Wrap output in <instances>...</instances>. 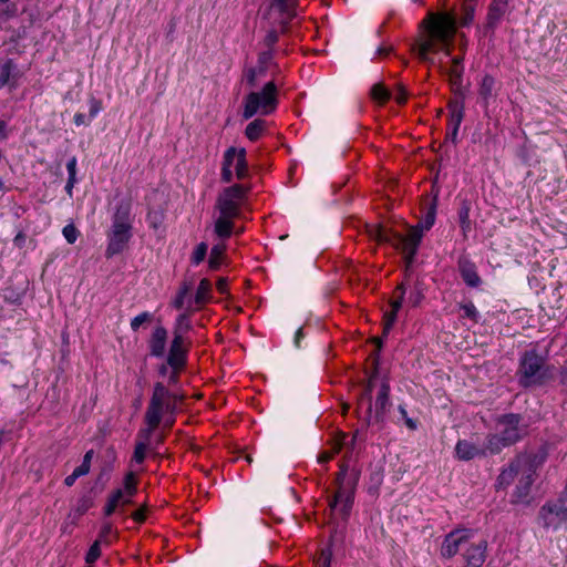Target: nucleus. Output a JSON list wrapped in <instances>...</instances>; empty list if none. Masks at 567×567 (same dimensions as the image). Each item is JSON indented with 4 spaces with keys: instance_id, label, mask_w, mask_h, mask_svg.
Listing matches in <instances>:
<instances>
[{
    "instance_id": "09e8293b",
    "label": "nucleus",
    "mask_w": 567,
    "mask_h": 567,
    "mask_svg": "<svg viewBox=\"0 0 567 567\" xmlns=\"http://www.w3.org/2000/svg\"><path fill=\"white\" fill-rule=\"evenodd\" d=\"M238 151L235 147H229L224 155V166H231L235 157L237 158Z\"/></svg>"
},
{
    "instance_id": "c85d7f7f",
    "label": "nucleus",
    "mask_w": 567,
    "mask_h": 567,
    "mask_svg": "<svg viewBox=\"0 0 567 567\" xmlns=\"http://www.w3.org/2000/svg\"><path fill=\"white\" fill-rule=\"evenodd\" d=\"M494 87L495 80L489 75H485L480 85V95L486 103L493 96Z\"/></svg>"
},
{
    "instance_id": "e433bc0d",
    "label": "nucleus",
    "mask_w": 567,
    "mask_h": 567,
    "mask_svg": "<svg viewBox=\"0 0 567 567\" xmlns=\"http://www.w3.org/2000/svg\"><path fill=\"white\" fill-rule=\"evenodd\" d=\"M124 487H125L126 494L130 497L135 495L137 488H136V477L133 472H130L126 474L125 480H124Z\"/></svg>"
},
{
    "instance_id": "20e7f679",
    "label": "nucleus",
    "mask_w": 567,
    "mask_h": 567,
    "mask_svg": "<svg viewBox=\"0 0 567 567\" xmlns=\"http://www.w3.org/2000/svg\"><path fill=\"white\" fill-rule=\"evenodd\" d=\"M277 92V86L272 81L266 83L261 92H250L245 99L243 117L249 120L259 109L264 115L275 111L278 104Z\"/></svg>"
},
{
    "instance_id": "2f4dec72",
    "label": "nucleus",
    "mask_w": 567,
    "mask_h": 567,
    "mask_svg": "<svg viewBox=\"0 0 567 567\" xmlns=\"http://www.w3.org/2000/svg\"><path fill=\"white\" fill-rule=\"evenodd\" d=\"M385 336L382 333V337L372 338V342L375 344V350L371 354V358L373 360V377H378L379 374L380 351L382 349V339Z\"/></svg>"
},
{
    "instance_id": "a211bd4d",
    "label": "nucleus",
    "mask_w": 567,
    "mask_h": 567,
    "mask_svg": "<svg viewBox=\"0 0 567 567\" xmlns=\"http://www.w3.org/2000/svg\"><path fill=\"white\" fill-rule=\"evenodd\" d=\"M507 6H508L507 0H492L489 10H488V16H487L488 23L493 25V24H496L497 22H499L501 19L506 13Z\"/></svg>"
},
{
    "instance_id": "bb28decb",
    "label": "nucleus",
    "mask_w": 567,
    "mask_h": 567,
    "mask_svg": "<svg viewBox=\"0 0 567 567\" xmlns=\"http://www.w3.org/2000/svg\"><path fill=\"white\" fill-rule=\"evenodd\" d=\"M370 96L373 101L384 104L391 99V92L384 86L383 83L374 84L370 90Z\"/></svg>"
},
{
    "instance_id": "603ef678",
    "label": "nucleus",
    "mask_w": 567,
    "mask_h": 567,
    "mask_svg": "<svg viewBox=\"0 0 567 567\" xmlns=\"http://www.w3.org/2000/svg\"><path fill=\"white\" fill-rule=\"evenodd\" d=\"M453 125H454V134H456V131L461 124L462 121V113L461 111H453L452 118H451Z\"/></svg>"
},
{
    "instance_id": "bf43d9fd",
    "label": "nucleus",
    "mask_w": 567,
    "mask_h": 567,
    "mask_svg": "<svg viewBox=\"0 0 567 567\" xmlns=\"http://www.w3.org/2000/svg\"><path fill=\"white\" fill-rule=\"evenodd\" d=\"M132 518L137 523H143L145 520V507L138 511H135L132 514Z\"/></svg>"
},
{
    "instance_id": "ddd939ff",
    "label": "nucleus",
    "mask_w": 567,
    "mask_h": 567,
    "mask_svg": "<svg viewBox=\"0 0 567 567\" xmlns=\"http://www.w3.org/2000/svg\"><path fill=\"white\" fill-rule=\"evenodd\" d=\"M458 269L465 284L470 287H478L481 278L477 274L475 265L466 258L458 261Z\"/></svg>"
},
{
    "instance_id": "e2e57ef3",
    "label": "nucleus",
    "mask_w": 567,
    "mask_h": 567,
    "mask_svg": "<svg viewBox=\"0 0 567 567\" xmlns=\"http://www.w3.org/2000/svg\"><path fill=\"white\" fill-rule=\"evenodd\" d=\"M90 466H85L83 463L78 466L73 472L80 477L86 475L90 472Z\"/></svg>"
},
{
    "instance_id": "4be33fe9",
    "label": "nucleus",
    "mask_w": 567,
    "mask_h": 567,
    "mask_svg": "<svg viewBox=\"0 0 567 567\" xmlns=\"http://www.w3.org/2000/svg\"><path fill=\"white\" fill-rule=\"evenodd\" d=\"M447 61L445 63L449 64V73L452 78L453 82L456 83L461 80V75L463 72L462 58L452 56L450 52L445 53Z\"/></svg>"
},
{
    "instance_id": "9d476101",
    "label": "nucleus",
    "mask_w": 567,
    "mask_h": 567,
    "mask_svg": "<svg viewBox=\"0 0 567 567\" xmlns=\"http://www.w3.org/2000/svg\"><path fill=\"white\" fill-rule=\"evenodd\" d=\"M485 540L473 542L468 538V545L463 549L464 567H481L485 560Z\"/></svg>"
},
{
    "instance_id": "412c9836",
    "label": "nucleus",
    "mask_w": 567,
    "mask_h": 567,
    "mask_svg": "<svg viewBox=\"0 0 567 567\" xmlns=\"http://www.w3.org/2000/svg\"><path fill=\"white\" fill-rule=\"evenodd\" d=\"M233 227L231 218L219 216L215 221L214 231L218 237L227 239L231 236Z\"/></svg>"
},
{
    "instance_id": "de8ad7c7",
    "label": "nucleus",
    "mask_w": 567,
    "mask_h": 567,
    "mask_svg": "<svg viewBox=\"0 0 567 567\" xmlns=\"http://www.w3.org/2000/svg\"><path fill=\"white\" fill-rule=\"evenodd\" d=\"M177 396H178L177 399H168L167 400L165 408H164L165 413L174 415L177 412V402L182 401L184 398L183 395H178V394H177Z\"/></svg>"
},
{
    "instance_id": "052dcab7",
    "label": "nucleus",
    "mask_w": 567,
    "mask_h": 567,
    "mask_svg": "<svg viewBox=\"0 0 567 567\" xmlns=\"http://www.w3.org/2000/svg\"><path fill=\"white\" fill-rule=\"evenodd\" d=\"M347 476L348 475L344 474V471H339V473L337 474V477H336V485L340 486V485L347 484V481L349 480Z\"/></svg>"
},
{
    "instance_id": "8fccbe9b",
    "label": "nucleus",
    "mask_w": 567,
    "mask_h": 567,
    "mask_svg": "<svg viewBox=\"0 0 567 567\" xmlns=\"http://www.w3.org/2000/svg\"><path fill=\"white\" fill-rule=\"evenodd\" d=\"M157 426H151L148 425L147 429H144V430H141L140 433H138V441H145V443L147 444L148 443V440L151 437V434L152 432L156 429Z\"/></svg>"
},
{
    "instance_id": "4468645a",
    "label": "nucleus",
    "mask_w": 567,
    "mask_h": 567,
    "mask_svg": "<svg viewBox=\"0 0 567 567\" xmlns=\"http://www.w3.org/2000/svg\"><path fill=\"white\" fill-rule=\"evenodd\" d=\"M167 331L164 327H156L150 339V353L154 357H162L165 352Z\"/></svg>"
},
{
    "instance_id": "f03ea898",
    "label": "nucleus",
    "mask_w": 567,
    "mask_h": 567,
    "mask_svg": "<svg viewBox=\"0 0 567 567\" xmlns=\"http://www.w3.org/2000/svg\"><path fill=\"white\" fill-rule=\"evenodd\" d=\"M545 454H520L504 470L498 478L497 484L499 487H506L512 483H516L513 493V502H526L530 487L537 476V470L545 462Z\"/></svg>"
},
{
    "instance_id": "f704fd0d",
    "label": "nucleus",
    "mask_w": 567,
    "mask_h": 567,
    "mask_svg": "<svg viewBox=\"0 0 567 567\" xmlns=\"http://www.w3.org/2000/svg\"><path fill=\"white\" fill-rule=\"evenodd\" d=\"M17 66L13 63V60L9 59L0 70V87L4 86L9 83L12 71L16 70Z\"/></svg>"
},
{
    "instance_id": "c756f323",
    "label": "nucleus",
    "mask_w": 567,
    "mask_h": 567,
    "mask_svg": "<svg viewBox=\"0 0 567 567\" xmlns=\"http://www.w3.org/2000/svg\"><path fill=\"white\" fill-rule=\"evenodd\" d=\"M248 174V164L246 161V151L240 148L237 154L236 176L238 179H244Z\"/></svg>"
},
{
    "instance_id": "1a4fd4ad",
    "label": "nucleus",
    "mask_w": 567,
    "mask_h": 567,
    "mask_svg": "<svg viewBox=\"0 0 567 567\" xmlns=\"http://www.w3.org/2000/svg\"><path fill=\"white\" fill-rule=\"evenodd\" d=\"M132 227H125L121 225H113L110 234V241L106 248V257L110 258L124 250L126 244L131 238Z\"/></svg>"
},
{
    "instance_id": "6e6d98bb",
    "label": "nucleus",
    "mask_w": 567,
    "mask_h": 567,
    "mask_svg": "<svg viewBox=\"0 0 567 567\" xmlns=\"http://www.w3.org/2000/svg\"><path fill=\"white\" fill-rule=\"evenodd\" d=\"M400 412H401L402 416H403V417H404V420H405V424H406V426H408L409 429H411V430H415V429H416V422H415L413 419L408 417V415H406V411H405L402 406L400 408Z\"/></svg>"
},
{
    "instance_id": "ea45409f",
    "label": "nucleus",
    "mask_w": 567,
    "mask_h": 567,
    "mask_svg": "<svg viewBox=\"0 0 567 567\" xmlns=\"http://www.w3.org/2000/svg\"><path fill=\"white\" fill-rule=\"evenodd\" d=\"M146 450L147 446L145 441H137L133 454V460L138 464L143 463L145 460Z\"/></svg>"
},
{
    "instance_id": "69168bd1",
    "label": "nucleus",
    "mask_w": 567,
    "mask_h": 567,
    "mask_svg": "<svg viewBox=\"0 0 567 567\" xmlns=\"http://www.w3.org/2000/svg\"><path fill=\"white\" fill-rule=\"evenodd\" d=\"M117 507V504L116 503H113L111 502L110 499L107 501V504L105 506V509H104V514L106 516H110L112 515L114 512H115V508Z\"/></svg>"
},
{
    "instance_id": "423d86ee",
    "label": "nucleus",
    "mask_w": 567,
    "mask_h": 567,
    "mask_svg": "<svg viewBox=\"0 0 567 567\" xmlns=\"http://www.w3.org/2000/svg\"><path fill=\"white\" fill-rule=\"evenodd\" d=\"M177 398V394L171 393L162 382L155 383L150 404L145 412V422L147 425L158 426L162 422V416L167 400Z\"/></svg>"
},
{
    "instance_id": "a18cd8bd",
    "label": "nucleus",
    "mask_w": 567,
    "mask_h": 567,
    "mask_svg": "<svg viewBox=\"0 0 567 567\" xmlns=\"http://www.w3.org/2000/svg\"><path fill=\"white\" fill-rule=\"evenodd\" d=\"M332 551L330 548L321 550L320 557L317 560V567H330Z\"/></svg>"
},
{
    "instance_id": "5701e85b",
    "label": "nucleus",
    "mask_w": 567,
    "mask_h": 567,
    "mask_svg": "<svg viewBox=\"0 0 567 567\" xmlns=\"http://www.w3.org/2000/svg\"><path fill=\"white\" fill-rule=\"evenodd\" d=\"M193 288V281L192 280H183L175 299L172 302V306L176 309H182L185 305V299L188 297L190 290Z\"/></svg>"
},
{
    "instance_id": "7ed1b4c3",
    "label": "nucleus",
    "mask_w": 567,
    "mask_h": 567,
    "mask_svg": "<svg viewBox=\"0 0 567 567\" xmlns=\"http://www.w3.org/2000/svg\"><path fill=\"white\" fill-rule=\"evenodd\" d=\"M525 433L526 429L520 424L518 415H504L497 421L496 433L487 436V451L489 454H497L504 447L520 440Z\"/></svg>"
},
{
    "instance_id": "6ab92c4d",
    "label": "nucleus",
    "mask_w": 567,
    "mask_h": 567,
    "mask_svg": "<svg viewBox=\"0 0 567 567\" xmlns=\"http://www.w3.org/2000/svg\"><path fill=\"white\" fill-rule=\"evenodd\" d=\"M131 204L127 200H122L114 213L113 225H121L132 227L130 223Z\"/></svg>"
},
{
    "instance_id": "cd10ccee",
    "label": "nucleus",
    "mask_w": 567,
    "mask_h": 567,
    "mask_svg": "<svg viewBox=\"0 0 567 567\" xmlns=\"http://www.w3.org/2000/svg\"><path fill=\"white\" fill-rule=\"evenodd\" d=\"M358 483V476L353 475L352 477H349L347 481V484L337 486V495L338 497L347 498V496L354 497V492Z\"/></svg>"
},
{
    "instance_id": "4d7b16f0",
    "label": "nucleus",
    "mask_w": 567,
    "mask_h": 567,
    "mask_svg": "<svg viewBox=\"0 0 567 567\" xmlns=\"http://www.w3.org/2000/svg\"><path fill=\"white\" fill-rule=\"evenodd\" d=\"M66 168H68V172H69V177H75V174H76V158L75 157H72L68 162Z\"/></svg>"
},
{
    "instance_id": "3c124183",
    "label": "nucleus",
    "mask_w": 567,
    "mask_h": 567,
    "mask_svg": "<svg viewBox=\"0 0 567 567\" xmlns=\"http://www.w3.org/2000/svg\"><path fill=\"white\" fill-rule=\"evenodd\" d=\"M278 41V33L275 30H271L265 37V43L267 47L271 48Z\"/></svg>"
},
{
    "instance_id": "2eb2a0df",
    "label": "nucleus",
    "mask_w": 567,
    "mask_h": 567,
    "mask_svg": "<svg viewBox=\"0 0 567 567\" xmlns=\"http://www.w3.org/2000/svg\"><path fill=\"white\" fill-rule=\"evenodd\" d=\"M212 298V282L204 278L199 281L194 299L188 298V306L194 301L197 306L208 302Z\"/></svg>"
},
{
    "instance_id": "72a5a7b5",
    "label": "nucleus",
    "mask_w": 567,
    "mask_h": 567,
    "mask_svg": "<svg viewBox=\"0 0 567 567\" xmlns=\"http://www.w3.org/2000/svg\"><path fill=\"white\" fill-rule=\"evenodd\" d=\"M420 35L417 38V43L412 47V50H416L417 45V54L421 60L425 59V40H424V33H425V19H423L420 24Z\"/></svg>"
},
{
    "instance_id": "a878e982",
    "label": "nucleus",
    "mask_w": 567,
    "mask_h": 567,
    "mask_svg": "<svg viewBox=\"0 0 567 567\" xmlns=\"http://www.w3.org/2000/svg\"><path fill=\"white\" fill-rule=\"evenodd\" d=\"M226 250L225 244H217L210 249L208 266L212 270H218L220 267V260Z\"/></svg>"
},
{
    "instance_id": "864d4df0",
    "label": "nucleus",
    "mask_w": 567,
    "mask_h": 567,
    "mask_svg": "<svg viewBox=\"0 0 567 567\" xmlns=\"http://www.w3.org/2000/svg\"><path fill=\"white\" fill-rule=\"evenodd\" d=\"M231 178H233V173H231L230 166H224L223 165V168H221V181L224 183H229V182H231Z\"/></svg>"
},
{
    "instance_id": "39448f33",
    "label": "nucleus",
    "mask_w": 567,
    "mask_h": 567,
    "mask_svg": "<svg viewBox=\"0 0 567 567\" xmlns=\"http://www.w3.org/2000/svg\"><path fill=\"white\" fill-rule=\"evenodd\" d=\"M427 41L430 39L441 42L447 47L455 33V19L449 12H430L427 11ZM430 43L427 42V48Z\"/></svg>"
},
{
    "instance_id": "5fc2aeb1",
    "label": "nucleus",
    "mask_w": 567,
    "mask_h": 567,
    "mask_svg": "<svg viewBox=\"0 0 567 567\" xmlns=\"http://www.w3.org/2000/svg\"><path fill=\"white\" fill-rule=\"evenodd\" d=\"M257 75H260L257 71V69L255 68H251L248 70V73H247V82L250 86H255L256 84V76Z\"/></svg>"
},
{
    "instance_id": "c9c22d12",
    "label": "nucleus",
    "mask_w": 567,
    "mask_h": 567,
    "mask_svg": "<svg viewBox=\"0 0 567 567\" xmlns=\"http://www.w3.org/2000/svg\"><path fill=\"white\" fill-rule=\"evenodd\" d=\"M461 309L463 311V317L468 318L474 322H477L480 313L473 302L462 305Z\"/></svg>"
},
{
    "instance_id": "f257e3e1",
    "label": "nucleus",
    "mask_w": 567,
    "mask_h": 567,
    "mask_svg": "<svg viewBox=\"0 0 567 567\" xmlns=\"http://www.w3.org/2000/svg\"><path fill=\"white\" fill-rule=\"evenodd\" d=\"M370 237L381 244H389L403 255L405 270L404 280L395 288L394 297L390 300L391 310L385 311L383 334L388 336L396 321V313L402 307L403 298L409 290L408 303L419 307L424 298L425 284L422 276L413 271L414 256L423 238V225L420 220L415 226H405L399 231L386 225H377L369 231Z\"/></svg>"
},
{
    "instance_id": "dca6fc26",
    "label": "nucleus",
    "mask_w": 567,
    "mask_h": 567,
    "mask_svg": "<svg viewBox=\"0 0 567 567\" xmlns=\"http://www.w3.org/2000/svg\"><path fill=\"white\" fill-rule=\"evenodd\" d=\"M297 0H271L270 7L279 10L281 14L287 16V20H282L284 28L296 16Z\"/></svg>"
},
{
    "instance_id": "774afa93",
    "label": "nucleus",
    "mask_w": 567,
    "mask_h": 567,
    "mask_svg": "<svg viewBox=\"0 0 567 567\" xmlns=\"http://www.w3.org/2000/svg\"><path fill=\"white\" fill-rule=\"evenodd\" d=\"M76 478H79V476L73 472L71 475H69L64 478V484L66 486H72L74 484V482L76 481Z\"/></svg>"
},
{
    "instance_id": "37998d69",
    "label": "nucleus",
    "mask_w": 567,
    "mask_h": 567,
    "mask_svg": "<svg viewBox=\"0 0 567 567\" xmlns=\"http://www.w3.org/2000/svg\"><path fill=\"white\" fill-rule=\"evenodd\" d=\"M93 506V498L90 496L84 495L79 499L78 506L75 512L78 515H83L89 508Z\"/></svg>"
},
{
    "instance_id": "79ce46f5",
    "label": "nucleus",
    "mask_w": 567,
    "mask_h": 567,
    "mask_svg": "<svg viewBox=\"0 0 567 567\" xmlns=\"http://www.w3.org/2000/svg\"><path fill=\"white\" fill-rule=\"evenodd\" d=\"M153 319V316L148 312H142L141 315L136 316L132 321H131V328L133 331H137L138 328L145 323V322H151Z\"/></svg>"
},
{
    "instance_id": "58836bf2",
    "label": "nucleus",
    "mask_w": 567,
    "mask_h": 567,
    "mask_svg": "<svg viewBox=\"0 0 567 567\" xmlns=\"http://www.w3.org/2000/svg\"><path fill=\"white\" fill-rule=\"evenodd\" d=\"M100 545H101V540L100 539H96L90 547L87 554H86V557H85V561L87 564H92L94 563L100 556H101V548H100Z\"/></svg>"
},
{
    "instance_id": "13d9d810",
    "label": "nucleus",
    "mask_w": 567,
    "mask_h": 567,
    "mask_svg": "<svg viewBox=\"0 0 567 567\" xmlns=\"http://www.w3.org/2000/svg\"><path fill=\"white\" fill-rule=\"evenodd\" d=\"M123 496H124V492L121 488H118L112 493V495L109 497V499L118 505L120 501L123 499Z\"/></svg>"
},
{
    "instance_id": "473e14b6",
    "label": "nucleus",
    "mask_w": 567,
    "mask_h": 567,
    "mask_svg": "<svg viewBox=\"0 0 567 567\" xmlns=\"http://www.w3.org/2000/svg\"><path fill=\"white\" fill-rule=\"evenodd\" d=\"M367 402V410H365V421L369 424L372 417V392H368V389H364L363 393L358 400V410L361 408V405Z\"/></svg>"
},
{
    "instance_id": "aec40b11",
    "label": "nucleus",
    "mask_w": 567,
    "mask_h": 567,
    "mask_svg": "<svg viewBox=\"0 0 567 567\" xmlns=\"http://www.w3.org/2000/svg\"><path fill=\"white\" fill-rule=\"evenodd\" d=\"M390 385L382 382L380 392L375 401V419L379 420L389 404Z\"/></svg>"
},
{
    "instance_id": "393cba45",
    "label": "nucleus",
    "mask_w": 567,
    "mask_h": 567,
    "mask_svg": "<svg viewBox=\"0 0 567 567\" xmlns=\"http://www.w3.org/2000/svg\"><path fill=\"white\" fill-rule=\"evenodd\" d=\"M265 124L266 122L260 118H256L252 122H250L245 130L247 138L252 142L257 141L265 130Z\"/></svg>"
},
{
    "instance_id": "49530a36",
    "label": "nucleus",
    "mask_w": 567,
    "mask_h": 567,
    "mask_svg": "<svg viewBox=\"0 0 567 567\" xmlns=\"http://www.w3.org/2000/svg\"><path fill=\"white\" fill-rule=\"evenodd\" d=\"M353 501H354V497H350V496H347V498L340 499V502L343 503L340 512L344 519H347L348 516L350 515V511L352 508Z\"/></svg>"
},
{
    "instance_id": "7c9ffc66",
    "label": "nucleus",
    "mask_w": 567,
    "mask_h": 567,
    "mask_svg": "<svg viewBox=\"0 0 567 567\" xmlns=\"http://www.w3.org/2000/svg\"><path fill=\"white\" fill-rule=\"evenodd\" d=\"M188 316L189 315L187 312L178 316L173 331L174 337H183L184 333L190 330L192 326L189 323Z\"/></svg>"
},
{
    "instance_id": "680f3d73",
    "label": "nucleus",
    "mask_w": 567,
    "mask_h": 567,
    "mask_svg": "<svg viewBox=\"0 0 567 567\" xmlns=\"http://www.w3.org/2000/svg\"><path fill=\"white\" fill-rule=\"evenodd\" d=\"M112 532L111 523H105L100 532V540L104 539Z\"/></svg>"
},
{
    "instance_id": "0e129e2a",
    "label": "nucleus",
    "mask_w": 567,
    "mask_h": 567,
    "mask_svg": "<svg viewBox=\"0 0 567 567\" xmlns=\"http://www.w3.org/2000/svg\"><path fill=\"white\" fill-rule=\"evenodd\" d=\"M216 287L220 293H225L227 291V280L225 278H219Z\"/></svg>"
},
{
    "instance_id": "a19ab883",
    "label": "nucleus",
    "mask_w": 567,
    "mask_h": 567,
    "mask_svg": "<svg viewBox=\"0 0 567 567\" xmlns=\"http://www.w3.org/2000/svg\"><path fill=\"white\" fill-rule=\"evenodd\" d=\"M207 249L208 247L206 243L198 244L195 251L193 252L192 261L196 265L200 264L206 257Z\"/></svg>"
},
{
    "instance_id": "0eeeda50",
    "label": "nucleus",
    "mask_w": 567,
    "mask_h": 567,
    "mask_svg": "<svg viewBox=\"0 0 567 567\" xmlns=\"http://www.w3.org/2000/svg\"><path fill=\"white\" fill-rule=\"evenodd\" d=\"M544 360L535 351H527L520 358L518 370L519 383L524 386H530L540 382L543 378Z\"/></svg>"
},
{
    "instance_id": "338daca9",
    "label": "nucleus",
    "mask_w": 567,
    "mask_h": 567,
    "mask_svg": "<svg viewBox=\"0 0 567 567\" xmlns=\"http://www.w3.org/2000/svg\"><path fill=\"white\" fill-rule=\"evenodd\" d=\"M93 456H94V451H93V450L87 451V452L84 454V457H83L82 463H83L85 466H90V467H91V461H92Z\"/></svg>"
},
{
    "instance_id": "c03bdc74",
    "label": "nucleus",
    "mask_w": 567,
    "mask_h": 567,
    "mask_svg": "<svg viewBox=\"0 0 567 567\" xmlns=\"http://www.w3.org/2000/svg\"><path fill=\"white\" fill-rule=\"evenodd\" d=\"M63 236L69 244H73L79 236V230L73 224H69L63 228Z\"/></svg>"
},
{
    "instance_id": "4c0bfd02",
    "label": "nucleus",
    "mask_w": 567,
    "mask_h": 567,
    "mask_svg": "<svg viewBox=\"0 0 567 567\" xmlns=\"http://www.w3.org/2000/svg\"><path fill=\"white\" fill-rule=\"evenodd\" d=\"M272 59V53L271 51H265V52H261L258 56V68L257 71L259 74H265L266 71H267V64L271 61Z\"/></svg>"
},
{
    "instance_id": "b1692460",
    "label": "nucleus",
    "mask_w": 567,
    "mask_h": 567,
    "mask_svg": "<svg viewBox=\"0 0 567 567\" xmlns=\"http://www.w3.org/2000/svg\"><path fill=\"white\" fill-rule=\"evenodd\" d=\"M247 188L243 185L235 184L230 187H227L223 190L221 195L226 198L230 199L235 204H240V202L245 198Z\"/></svg>"
},
{
    "instance_id": "9b49d317",
    "label": "nucleus",
    "mask_w": 567,
    "mask_h": 567,
    "mask_svg": "<svg viewBox=\"0 0 567 567\" xmlns=\"http://www.w3.org/2000/svg\"><path fill=\"white\" fill-rule=\"evenodd\" d=\"M186 353L187 349L184 347V337H173L167 355V364L173 370H182L186 364Z\"/></svg>"
},
{
    "instance_id": "f3484780",
    "label": "nucleus",
    "mask_w": 567,
    "mask_h": 567,
    "mask_svg": "<svg viewBox=\"0 0 567 567\" xmlns=\"http://www.w3.org/2000/svg\"><path fill=\"white\" fill-rule=\"evenodd\" d=\"M216 208L223 217L235 218L239 215V204H235L221 194L217 198Z\"/></svg>"
},
{
    "instance_id": "f8f14e48",
    "label": "nucleus",
    "mask_w": 567,
    "mask_h": 567,
    "mask_svg": "<svg viewBox=\"0 0 567 567\" xmlns=\"http://www.w3.org/2000/svg\"><path fill=\"white\" fill-rule=\"evenodd\" d=\"M455 453L460 460L470 461L474 457L486 455L489 452L487 451V443L484 447H480L466 440H463L457 442Z\"/></svg>"
},
{
    "instance_id": "6e6552de",
    "label": "nucleus",
    "mask_w": 567,
    "mask_h": 567,
    "mask_svg": "<svg viewBox=\"0 0 567 567\" xmlns=\"http://www.w3.org/2000/svg\"><path fill=\"white\" fill-rule=\"evenodd\" d=\"M472 537L473 533L467 529L450 533L441 547L442 555L445 557H451L458 551L463 553L465 546L468 545V538Z\"/></svg>"
}]
</instances>
